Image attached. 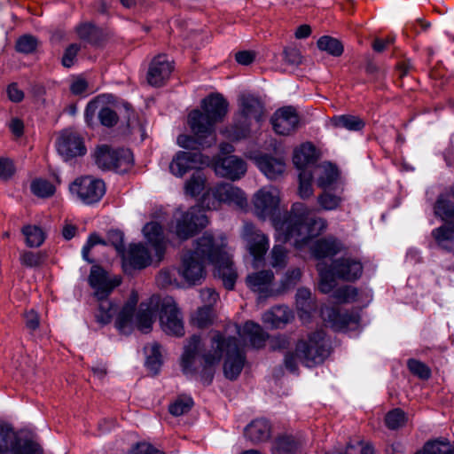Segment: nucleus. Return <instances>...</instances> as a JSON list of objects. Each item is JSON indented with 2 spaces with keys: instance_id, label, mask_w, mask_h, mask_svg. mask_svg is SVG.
I'll list each match as a JSON object with an SVG mask.
<instances>
[{
  "instance_id": "16",
  "label": "nucleus",
  "mask_w": 454,
  "mask_h": 454,
  "mask_svg": "<svg viewBox=\"0 0 454 454\" xmlns=\"http://www.w3.org/2000/svg\"><path fill=\"white\" fill-rule=\"evenodd\" d=\"M207 162V159L200 153L178 152L169 164V170L174 176L182 177L188 171L198 168Z\"/></svg>"
},
{
  "instance_id": "55",
  "label": "nucleus",
  "mask_w": 454,
  "mask_h": 454,
  "mask_svg": "<svg viewBox=\"0 0 454 454\" xmlns=\"http://www.w3.org/2000/svg\"><path fill=\"white\" fill-rule=\"evenodd\" d=\"M80 50V47L78 44L74 43L69 45L63 55L62 58V64L66 67H70L74 65V59L76 58V55Z\"/></svg>"
},
{
  "instance_id": "19",
  "label": "nucleus",
  "mask_w": 454,
  "mask_h": 454,
  "mask_svg": "<svg viewBox=\"0 0 454 454\" xmlns=\"http://www.w3.org/2000/svg\"><path fill=\"white\" fill-rule=\"evenodd\" d=\"M217 176L232 181L240 179L247 172L246 162L235 155H229L217 160L215 163Z\"/></svg>"
},
{
  "instance_id": "46",
  "label": "nucleus",
  "mask_w": 454,
  "mask_h": 454,
  "mask_svg": "<svg viewBox=\"0 0 454 454\" xmlns=\"http://www.w3.org/2000/svg\"><path fill=\"white\" fill-rule=\"evenodd\" d=\"M191 397H179L169 405V412L174 416H182L187 413L192 407Z\"/></svg>"
},
{
  "instance_id": "10",
  "label": "nucleus",
  "mask_w": 454,
  "mask_h": 454,
  "mask_svg": "<svg viewBox=\"0 0 454 454\" xmlns=\"http://www.w3.org/2000/svg\"><path fill=\"white\" fill-rule=\"evenodd\" d=\"M208 224V219L200 207H192L185 212L176 211L172 230L180 239L185 240Z\"/></svg>"
},
{
  "instance_id": "9",
  "label": "nucleus",
  "mask_w": 454,
  "mask_h": 454,
  "mask_svg": "<svg viewBox=\"0 0 454 454\" xmlns=\"http://www.w3.org/2000/svg\"><path fill=\"white\" fill-rule=\"evenodd\" d=\"M98 167L105 170L123 173L133 165V155L128 149H114L107 145H98L94 152Z\"/></svg>"
},
{
  "instance_id": "56",
  "label": "nucleus",
  "mask_w": 454,
  "mask_h": 454,
  "mask_svg": "<svg viewBox=\"0 0 454 454\" xmlns=\"http://www.w3.org/2000/svg\"><path fill=\"white\" fill-rule=\"evenodd\" d=\"M285 61L289 65L297 66L301 63V54L294 47H288L284 50Z\"/></svg>"
},
{
  "instance_id": "14",
  "label": "nucleus",
  "mask_w": 454,
  "mask_h": 454,
  "mask_svg": "<svg viewBox=\"0 0 454 454\" xmlns=\"http://www.w3.org/2000/svg\"><path fill=\"white\" fill-rule=\"evenodd\" d=\"M121 282L120 277L111 276L102 267L93 265L91 267L89 284L94 290V295L97 299L107 298L112 291Z\"/></svg>"
},
{
  "instance_id": "61",
  "label": "nucleus",
  "mask_w": 454,
  "mask_h": 454,
  "mask_svg": "<svg viewBox=\"0 0 454 454\" xmlns=\"http://www.w3.org/2000/svg\"><path fill=\"white\" fill-rule=\"evenodd\" d=\"M87 88L88 82L81 77L74 79L70 85V90L72 93L75 95H80L85 92Z\"/></svg>"
},
{
  "instance_id": "50",
  "label": "nucleus",
  "mask_w": 454,
  "mask_h": 454,
  "mask_svg": "<svg viewBox=\"0 0 454 454\" xmlns=\"http://www.w3.org/2000/svg\"><path fill=\"white\" fill-rule=\"evenodd\" d=\"M98 115L101 124L106 127H113L118 121L116 112L108 106L101 107Z\"/></svg>"
},
{
  "instance_id": "33",
  "label": "nucleus",
  "mask_w": 454,
  "mask_h": 454,
  "mask_svg": "<svg viewBox=\"0 0 454 454\" xmlns=\"http://www.w3.org/2000/svg\"><path fill=\"white\" fill-rule=\"evenodd\" d=\"M339 250L340 244L335 240L320 239L314 244L312 254L317 259H325L336 254Z\"/></svg>"
},
{
  "instance_id": "3",
  "label": "nucleus",
  "mask_w": 454,
  "mask_h": 454,
  "mask_svg": "<svg viewBox=\"0 0 454 454\" xmlns=\"http://www.w3.org/2000/svg\"><path fill=\"white\" fill-rule=\"evenodd\" d=\"M137 301V294L132 292L117 314L115 326L121 333H130L135 327L142 333L150 332L156 309H160V324L162 331L176 337L184 334L183 316L172 297L167 296L160 299L158 296H152L147 301L141 302L135 313Z\"/></svg>"
},
{
  "instance_id": "25",
  "label": "nucleus",
  "mask_w": 454,
  "mask_h": 454,
  "mask_svg": "<svg viewBox=\"0 0 454 454\" xmlns=\"http://www.w3.org/2000/svg\"><path fill=\"white\" fill-rule=\"evenodd\" d=\"M298 316L303 322H308L312 312L316 310L317 305L308 288H299L295 296Z\"/></svg>"
},
{
  "instance_id": "7",
  "label": "nucleus",
  "mask_w": 454,
  "mask_h": 454,
  "mask_svg": "<svg viewBox=\"0 0 454 454\" xmlns=\"http://www.w3.org/2000/svg\"><path fill=\"white\" fill-rule=\"evenodd\" d=\"M319 273L318 288L324 294L330 293L336 286V278L354 281L359 278L363 272L361 262L351 257L337 259L328 266L324 261L317 265Z\"/></svg>"
},
{
  "instance_id": "64",
  "label": "nucleus",
  "mask_w": 454,
  "mask_h": 454,
  "mask_svg": "<svg viewBox=\"0 0 454 454\" xmlns=\"http://www.w3.org/2000/svg\"><path fill=\"white\" fill-rule=\"evenodd\" d=\"M249 128L247 124L241 128H238L237 126H235L231 133L229 135V137L232 140H239L247 137L249 134Z\"/></svg>"
},
{
  "instance_id": "8",
  "label": "nucleus",
  "mask_w": 454,
  "mask_h": 454,
  "mask_svg": "<svg viewBox=\"0 0 454 454\" xmlns=\"http://www.w3.org/2000/svg\"><path fill=\"white\" fill-rule=\"evenodd\" d=\"M203 203L209 209H217L222 203L245 208L247 206V197L238 186L230 183H219L204 195Z\"/></svg>"
},
{
  "instance_id": "1",
  "label": "nucleus",
  "mask_w": 454,
  "mask_h": 454,
  "mask_svg": "<svg viewBox=\"0 0 454 454\" xmlns=\"http://www.w3.org/2000/svg\"><path fill=\"white\" fill-rule=\"evenodd\" d=\"M279 202L280 192L272 186L262 188L254 197L256 214L262 219H271L278 241H293L294 247L301 248L325 231L326 221L313 215L312 210L303 203H294L289 212L276 215Z\"/></svg>"
},
{
  "instance_id": "30",
  "label": "nucleus",
  "mask_w": 454,
  "mask_h": 454,
  "mask_svg": "<svg viewBox=\"0 0 454 454\" xmlns=\"http://www.w3.org/2000/svg\"><path fill=\"white\" fill-rule=\"evenodd\" d=\"M143 232L148 242L154 248L157 256L160 258L165 249V242L160 225L154 222L148 223L145 225Z\"/></svg>"
},
{
  "instance_id": "28",
  "label": "nucleus",
  "mask_w": 454,
  "mask_h": 454,
  "mask_svg": "<svg viewBox=\"0 0 454 454\" xmlns=\"http://www.w3.org/2000/svg\"><path fill=\"white\" fill-rule=\"evenodd\" d=\"M317 160L316 147L309 142L301 145L294 149L293 161L301 171Z\"/></svg>"
},
{
  "instance_id": "57",
  "label": "nucleus",
  "mask_w": 454,
  "mask_h": 454,
  "mask_svg": "<svg viewBox=\"0 0 454 454\" xmlns=\"http://www.w3.org/2000/svg\"><path fill=\"white\" fill-rule=\"evenodd\" d=\"M200 299L202 302L205 303L204 306H210L213 308V305L218 301V294L215 290L206 288L200 291Z\"/></svg>"
},
{
  "instance_id": "35",
  "label": "nucleus",
  "mask_w": 454,
  "mask_h": 454,
  "mask_svg": "<svg viewBox=\"0 0 454 454\" xmlns=\"http://www.w3.org/2000/svg\"><path fill=\"white\" fill-rule=\"evenodd\" d=\"M416 454H454V448L447 439L428 441Z\"/></svg>"
},
{
  "instance_id": "2",
  "label": "nucleus",
  "mask_w": 454,
  "mask_h": 454,
  "mask_svg": "<svg viewBox=\"0 0 454 454\" xmlns=\"http://www.w3.org/2000/svg\"><path fill=\"white\" fill-rule=\"evenodd\" d=\"M231 257L225 235L205 232L196 239L193 250L184 254L178 272L188 284L198 285L206 277V265H212L215 277L227 289H232L237 272Z\"/></svg>"
},
{
  "instance_id": "60",
  "label": "nucleus",
  "mask_w": 454,
  "mask_h": 454,
  "mask_svg": "<svg viewBox=\"0 0 454 454\" xmlns=\"http://www.w3.org/2000/svg\"><path fill=\"white\" fill-rule=\"evenodd\" d=\"M194 137L195 138H192V137L190 136H187V135H180L178 137H177V144L179 145V146L181 147H184V148H193L194 147V144H198L199 145L202 146V147H208L209 145H202L199 143V140L196 137V135L194 134Z\"/></svg>"
},
{
  "instance_id": "26",
  "label": "nucleus",
  "mask_w": 454,
  "mask_h": 454,
  "mask_svg": "<svg viewBox=\"0 0 454 454\" xmlns=\"http://www.w3.org/2000/svg\"><path fill=\"white\" fill-rule=\"evenodd\" d=\"M239 106L242 117L259 121L262 114V105L260 99L251 94H242L239 98Z\"/></svg>"
},
{
  "instance_id": "39",
  "label": "nucleus",
  "mask_w": 454,
  "mask_h": 454,
  "mask_svg": "<svg viewBox=\"0 0 454 454\" xmlns=\"http://www.w3.org/2000/svg\"><path fill=\"white\" fill-rule=\"evenodd\" d=\"M215 317L213 308L210 306H202L199 308L192 316V322L199 328H205L213 324Z\"/></svg>"
},
{
  "instance_id": "34",
  "label": "nucleus",
  "mask_w": 454,
  "mask_h": 454,
  "mask_svg": "<svg viewBox=\"0 0 454 454\" xmlns=\"http://www.w3.org/2000/svg\"><path fill=\"white\" fill-rule=\"evenodd\" d=\"M331 123L335 128H343L350 131H358L364 127V121L358 116L338 115L331 119Z\"/></svg>"
},
{
  "instance_id": "27",
  "label": "nucleus",
  "mask_w": 454,
  "mask_h": 454,
  "mask_svg": "<svg viewBox=\"0 0 454 454\" xmlns=\"http://www.w3.org/2000/svg\"><path fill=\"white\" fill-rule=\"evenodd\" d=\"M294 318L293 312L286 306H276L265 312L262 322L271 328H280Z\"/></svg>"
},
{
  "instance_id": "36",
  "label": "nucleus",
  "mask_w": 454,
  "mask_h": 454,
  "mask_svg": "<svg viewBox=\"0 0 454 454\" xmlns=\"http://www.w3.org/2000/svg\"><path fill=\"white\" fill-rule=\"evenodd\" d=\"M98 300L99 304L95 317L98 323L104 325L111 322L114 315L116 313V305L107 300V298Z\"/></svg>"
},
{
  "instance_id": "23",
  "label": "nucleus",
  "mask_w": 454,
  "mask_h": 454,
  "mask_svg": "<svg viewBox=\"0 0 454 454\" xmlns=\"http://www.w3.org/2000/svg\"><path fill=\"white\" fill-rule=\"evenodd\" d=\"M255 164L260 170L269 178L277 179L286 169V164L280 158L262 154L254 158Z\"/></svg>"
},
{
  "instance_id": "41",
  "label": "nucleus",
  "mask_w": 454,
  "mask_h": 454,
  "mask_svg": "<svg viewBox=\"0 0 454 454\" xmlns=\"http://www.w3.org/2000/svg\"><path fill=\"white\" fill-rule=\"evenodd\" d=\"M317 47L329 54L338 57L343 52V45L341 43L331 36H322L317 41Z\"/></svg>"
},
{
  "instance_id": "59",
  "label": "nucleus",
  "mask_w": 454,
  "mask_h": 454,
  "mask_svg": "<svg viewBox=\"0 0 454 454\" xmlns=\"http://www.w3.org/2000/svg\"><path fill=\"white\" fill-rule=\"evenodd\" d=\"M14 172L12 162L9 159L0 158V177L8 178Z\"/></svg>"
},
{
  "instance_id": "22",
  "label": "nucleus",
  "mask_w": 454,
  "mask_h": 454,
  "mask_svg": "<svg viewBox=\"0 0 454 454\" xmlns=\"http://www.w3.org/2000/svg\"><path fill=\"white\" fill-rule=\"evenodd\" d=\"M274 275L271 270H262L247 278V286L254 291L260 294L261 297L274 295L271 289Z\"/></svg>"
},
{
  "instance_id": "37",
  "label": "nucleus",
  "mask_w": 454,
  "mask_h": 454,
  "mask_svg": "<svg viewBox=\"0 0 454 454\" xmlns=\"http://www.w3.org/2000/svg\"><path fill=\"white\" fill-rule=\"evenodd\" d=\"M160 348V346L157 343H153L145 348V353L147 356L145 364L147 368L153 373L158 372L162 364V355Z\"/></svg>"
},
{
  "instance_id": "49",
  "label": "nucleus",
  "mask_w": 454,
  "mask_h": 454,
  "mask_svg": "<svg viewBox=\"0 0 454 454\" xmlns=\"http://www.w3.org/2000/svg\"><path fill=\"white\" fill-rule=\"evenodd\" d=\"M37 39L30 35L20 36L16 43V49L22 53H32L37 47Z\"/></svg>"
},
{
  "instance_id": "40",
  "label": "nucleus",
  "mask_w": 454,
  "mask_h": 454,
  "mask_svg": "<svg viewBox=\"0 0 454 454\" xmlns=\"http://www.w3.org/2000/svg\"><path fill=\"white\" fill-rule=\"evenodd\" d=\"M205 184V176L201 172H195L185 183V193L192 197L198 196L204 190Z\"/></svg>"
},
{
  "instance_id": "6",
  "label": "nucleus",
  "mask_w": 454,
  "mask_h": 454,
  "mask_svg": "<svg viewBox=\"0 0 454 454\" xmlns=\"http://www.w3.org/2000/svg\"><path fill=\"white\" fill-rule=\"evenodd\" d=\"M328 355L325 333L317 331L300 339L295 345L294 352H288L284 361L286 367L294 372L298 370L299 364L314 367L322 364Z\"/></svg>"
},
{
  "instance_id": "58",
  "label": "nucleus",
  "mask_w": 454,
  "mask_h": 454,
  "mask_svg": "<svg viewBox=\"0 0 454 454\" xmlns=\"http://www.w3.org/2000/svg\"><path fill=\"white\" fill-rule=\"evenodd\" d=\"M236 61L244 66L251 64L255 59V53L251 51H239L235 55Z\"/></svg>"
},
{
  "instance_id": "53",
  "label": "nucleus",
  "mask_w": 454,
  "mask_h": 454,
  "mask_svg": "<svg viewBox=\"0 0 454 454\" xmlns=\"http://www.w3.org/2000/svg\"><path fill=\"white\" fill-rule=\"evenodd\" d=\"M106 245L113 246L118 253H123V233L118 230L109 231L107 233Z\"/></svg>"
},
{
  "instance_id": "62",
  "label": "nucleus",
  "mask_w": 454,
  "mask_h": 454,
  "mask_svg": "<svg viewBox=\"0 0 454 454\" xmlns=\"http://www.w3.org/2000/svg\"><path fill=\"white\" fill-rule=\"evenodd\" d=\"M21 263L28 266L35 267L40 263V258L37 254L32 252H26L20 257Z\"/></svg>"
},
{
  "instance_id": "24",
  "label": "nucleus",
  "mask_w": 454,
  "mask_h": 454,
  "mask_svg": "<svg viewBox=\"0 0 454 454\" xmlns=\"http://www.w3.org/2000/svg\"><path fill=\"white\" fill-rule=\"evenodd\" d=\"M234 328L240 338L248 340L250 344L256 348L263 347L268 338V334L263 332L262 327L258 324L251 321L245 323L242 328H239L236 325Z\"/></svg>"
},
{
  "instance_id": "42",
  "label": "nucleus",
  "mask_w": 454,
  "mask_h": 454,
  "mask_svg": "<svg viewBox=\"0 0 454 454\" xmlns=\"http://www.w3.org/2000/svg\"><path fill=\"white\" fill-rule=\"evenodd\" d=\"M32 192L39 198H49L55 192L54 185L45 179H35L31 183Z\"/></svg>"
},
{
  "instance_id": "11",
  "label": "nucleus",
  "mask_w": 454,
  "mask_h": 454,
  "mask_svg": "<svg viewBox=\"0 0 454 454\" xmlns=\"http://www.w3.org/2000/svg\"><path fill=\"white\" fill-rule=\"evenodd\" d=\"M434 212L446 221V224L434 230L433 235L442 248L454 250V207L440 197L434 207Z\"/></svg>"
},
{
  "instance_id": "43",
  "label": "nucleus",
  "mask_w": 454,
  "mask_h": 454,
  "mask_svg": "<svg viewBox=\"0 0 454 454\" xmlns=\"http://www.w3.org/2000/svg\"><path fill=\"white\" fill-rule=\"evenodd\" d=\"M297 449V443L292 436L278 438L272 450L273 454H293Z\"/></svg>"
},
{
  "instance_id": "31",
  "label": "nucleus",
  "mask_w": 454,
  "mask_h": 454,
  "mask_svg": "<svg viewBox=\"0 0 454 454\" xmlns=\"http://www.w3.org/2000/svg\"><path fill=\"white\" fill-rule=\"evenodd\" d=\"M127 260L133 268L143 269L151 263V255L143 245L135 244L129 247Z\"/></svg>"
},
{
  "instance_id": "13",
  "label": "nucleus",
  "mask_w": 454,
  "mask_h": 454,
  "mask_svg": "<svg viewBox=\"0 0 454 454\" xmlns=\"http://www.w3.org/2000/svg\"><path fill=\"white\" fill-rule=\"evenodd\" d=\"M72 195H75L85 204L99 201L106 192L105 183L87 176L76 178L69 186Z\"/></svg>"
},
{
  "instance_id": "32",
  "label": "nucleus",
  "mask_w": 454,
  "mask_h": 454,
  "mask_svg": "<svg viewBox=\"0 0 454 454\" xmlns=\"http://www.w3.org/2000/svg\"><path fill=\"white\" fill-rule=\"evenodd\" d=\"M314 174L317 176V183L321 188H327L338 177V170L331 163H323L317 166Z\"/></svg>"
},
{
  "instance_id": "51",
  "label": "nucleus",
  "mask_w": 454,
  "mask_h": 454,
  "mask_svg": "<svg viewBox=\"0 0 454 454\" xmlns=\"http://www.w3.org/2000/svg\"><path fill=\"white\" fill-rule=\"evenodd\" d=\"M408 368L411 373L423 380L428 379L431 375L430 369L425 364L415 359L408 361Z\"/></svg>"
},
{
  "instance_id": "52",
  "label": "nucleus",
  "mask_w": 454,
  "mask_h": 454,
  "mask_svg": "<svg viewBox=\"0 0 454 454\" xmlns=\"http://www.w3.org/2000/svg\"><path fill=\"white\" fill-rule=\"evenodd\" d=\"M357 297V289L353 286H344L334 292V298L340 302H351Z\"/></svg>"
},
{
  "instance_id": "5",
  "label": "nucleus",
  "mask_w": 454,
  "mask_h": 454,
  "mask_svg": "<svg viewBox=\"0 0 454 454\" xmlns=\"http://www.w3.org/2000/svg\"><path fill=\"white\" fill-rule=\"evenodd\" d=\"M201 108L193 110L188 116V124L202 145L215 143V124L222 121L228 112V102L221 94H211L201 101Z\"/></svg>"
},
{
  "instance_id": "44",
  "label": "nucleus",
  "mask_w": 454,
  "mask_h": 454,
  "mask_svg": "<svg viewBox=\"0 0 454 454\" xmlns=\"http://www.w3.org/2000/svg\"><path fill=\"white\" fill-rule=\"evenodd\" d=\"M313 174L309 170H302L299 174V195L301 199H308L313 194Z\"/></svg>"
},
{
  "instance_id": "15",
  "label": "nucleus",
  "mask_w": 454,
  "mask_h": 454,
  "mask_svg": "<svg viewBox=\"0 0 454 454\" xmlns=\"http://www.w3.org/2000/svg\"><path fill=\"white\" fill-rule=\"evenodd\" d=\"M57 150L65 160L86 153L83 139L73 129H65L60 133L57 141Z\"/></svg>"
},
{
  "instance_id": "20",
  "label": "nucleus",
  "mask_w": 454,
  "mask_h": 454,
  "mask_svg": "<svg viewBox=\"0 0 454 454\" xmlns=\"http://www.w3.org/2000/svg\"><path fill=\"white\" fill-rule=\"evenodd\" d=\"M173 70L171 61L165 55L155 57L149 67L147 82L150 85L160 87L169 78Z\"/></svg>"
},
{
  "instance_id": "29",
  "label": "nucleus",
  "mask_w": 454,
  "mask_h": 454,
  "mask_svg": "<svg viewBox=\"0 0 454 454\" xmlns=\"http://www.w3.org/2000/svg\"><path fill=\"white\" fill-rule=\"evenodd\" d=\"M245 436L254 443L265 442L270 436V426L265 419H255L245 428Z\"/></svg>"
},
{
  "instance_id": "4",
  "label": "nucleus",
  "mask_w": 454,
  "mask_h": 454,
  "mask_svg": "<svg viewBox=\"0 0 454 454\" xmlns=\"http://www.w3.org/2000/svg\"><path fill=\"white\" fill-rule=\"evenodd\" d=\"M224 357L223 372L227 379L236 380L245 364V355L235 337H227L215 331L212 333L210 346L202 348L200 337L192 335L184 346L181 365L185 374L194 373L203 364H218Z\"/></svg>"
},
{
  "instance_id": "47",
  "label": "nucleus",
  "mask_w": 454,
  "mask_h": 454,
  "mask_svg": "<svg viewBox=\"0 0 454 454\" xmlns=\"http://www.w3.org/2000/svg\"><path fill=\"white\" fill-rule=\"evenodd\" d=\"M385 422L389 429H396L406 422L405 413L400 409H394L387 413Z\"/></svg>"
},
{
  "instance_id": "17",
  "label": "nucleus",
  "mask_w": 454,
  "mask_h": 454,
  "mask_svg": "<svg viewBox=\"0 0 454 454\" xmlns=\"http://www.w3.org/2000/svg\"><path fill=\"white\" fill-rule=\"evenodd\" d=\"M270 121L277 134L289 136L298 129L300 118L294 108L285 106L274 113Z\"/></svg>"
},
{
  "instance_id": "12",
  "label": "nucleus",
  "mask_w": 454,
  "mask_h": 454,
  "mask_svg": "<svg viewBox=\"0 0 454 454\" xmlns=\"http://www.w3.org/2000/svg\"><path fill=\"white\" fill-rule=\"evenodd\" d=\"M43 454L41 447L35 442L19 439L15 432L6 424L0 423V454Z\"/></svg>"
},
{
  "instance_id": "54",
  "label": "nucleus",
  "mask_w": 454,
  "mask_h": 454,
  "mask_svg": "<svg viewBox=\"0 0 454 454\" xmlns=\"http://www.w3.org/2000/svg\"><path fill=\"white\" fill-rule=\"evenodd\" d=\"M301 276V272L300 269H298V268L292 269V270H288L285 274V276L281 281L282 289L286 290V289H288V288L295 286L299 282Z\"/></svg>"
},
{
  "instance_id": "38",
  "label": "nucleus",
  "mask_w": 454,
  "mask_h": 454,
  "mask_svg": "<svg viewBox=\"0 0 454 454\" xmlns=\"http://www.w3.org/2000/svg\"><path fill=\"white\" fill-rule=\"evenodd\" d=\"M22 232L26 237L27 245L31 247H40L45 239L43 231L40 227L35 225L25 226L22 229Z\"/></svg>"
},
{
  "instance_id": "48",
  "label": "nucleus",
  "mask_w": 454,
  "mask_h": 454,
  "mask_svg": "<svg viewBox=\"0 0 454 454\" xmlns=\"http://www.w3.org/2000/svg\"><path fill=\"white\" fill-rule=\"evenodd\" d=\"M341 201L340 197L326 192L317 197V203L324 210H334L340 205Z\"/></svg>"
},
{
  "instance_id": "21",
  "label": "nucleus",
  "mask_w": 454,
  "mask_h": 454,
  "mask_svg": "<svg viewBox=\"0 0 454 454\" xmlns=\"http://www.w3.org/2000/svg\"><path fill=\"white\" fill-rule=\"evenodd\" d=\"M321 316L335 331H342L350 325L358 324V316L356 314L343 312L333 308L323 309Z\"/></svg>"
},
{
  "instance_id": "63",
  "label": "nucleus",
  "mask_w": 454,
  "mask_h": 454,
  "mask_svg": "<svg viewBox=\"0 0 454 454\" xmlns=\"http://www.w3.org/2000/svg\"><path fill=\"white\" fill-rule=\"evenodd\" d=\"M26 325L31 330H35L39 326V317L35 310H30L25 315Z\"/></svg>"
},
{
  "instance_id": "45",
  "label": "nucleus",
  "mask_w": 454,
  "mask_h": 454,
  "mask_svg": "<svg viewBox=\"0 0 454 454\" xmlns=\"http://www.w3.org/2000/svg\"><path fill=\"white\" fill-rule=\"evenodd\" d=\"M269 260L273 268H284L287 263V251L282 246L275 245Z\"/></svg>"
},
{
  "instance_id": "18",
  "label": "nucleus",
  "mask_w": 454,
  "mask_h": 454,
  "mask_svg": "<svg viewBox=\"0 0 454 454\" xmlns=\"http://www.w3.org/2000/svg\"><path fill=\"white\" fill-rule=\"evenodd\" d=\"M242 236L247 240V248L254 261H262L269 249L268 237L248 223L244 224Z\"/></svg>"
}]
</instances>
